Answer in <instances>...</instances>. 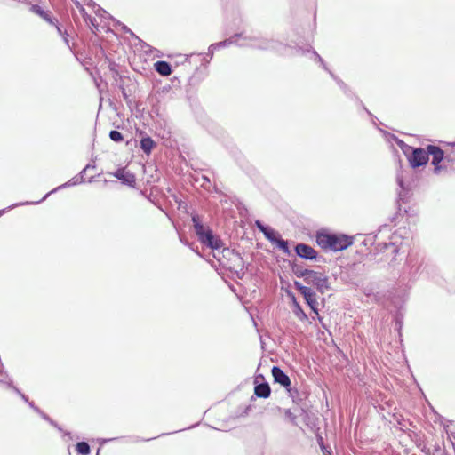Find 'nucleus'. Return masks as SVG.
Instances as JSON below:
<instances>
[{
	"label": "nucleus",
	"instance_id": "21",
	"mask_svg": "<svg viewBox=\"0 0 455 455\" xmlns=\"http://www.w3.org/2000/svg\"><path fill=\"white\" fill-rule=\"evenodd\" d=\"M155 145L156 143L154 142V140L148 136L142 138L140 140V148L147 155L150 154Z\"/></svg>",
	"mask_w": 455,
	"mask_h": 455
},
{
	"label": "nucleus",
	"instance_id": "12",
	"mask_svg": "<svg viewBox=\"0 0 455 455\" xmlns=\"http://www.w3.org/2000/svg\"><path fill=\"white\" fill-rule=\"evenodd\" d=\"M112 175L117 180H121V182L124 185H128L130 187H135L136 179L134 174L126 171L124 168H118Z\"/></svg>",
	"mask_w": 455,
	"mask_h": 455
},
{
	"label": "nucleus",
	"instance_id": "48",
	"mask_svg": "<svg viewBox=\"0 0 455 455\" xmlns=\"http://www.w3.org/2000/svg\"><path fill=\"white\" fill-rule=\"evenodd\" d=\"M89 165V169H92V168H94L95 166H92L91 164H88Z\"/></svg>",
	"mask_w": 455,
	"mask_h": 455
},
{
	"label": "nucleus",
	"instance_id": "46",
	"mask_svg": "<svg viewBox=\"0 0 455 455\" xmlns=\"http://www.w3.org/2000/svg\"><path fill=\"white\" fill-rule=\"evenodd\" d=\"M440 455H449V454H448V453L446 452V451L444 450V451H442V453H441Z\"/></svg>",
	"mask_w": 455,
	"mask_h": 455
},
{
	"label": "nucleus",
	"instance_id": "44",
	"mask_svg": "<svg viewBox=\"0 0 455 455\" xmlns=\"http://www.w3.org/2000/svg\"><path fill=\"white\" fill-rule=\"evenodd\" d=\"M33 410H34L37 414L42 413V411H41L37 406H36Z\"/></svg>",
	"mask_w": 455,
	"mask_h": 455
},
{
	"label": "nucleus",
	"instance_id": "15",
	"mask_svg": "<svg viewBox=\"0 0 455 455\" xmlns=\"http://www.w3.org/2000/svg\"><path fill=\"white\" fill-rule=\"evenodd\" d=\"M272 375L275 382L279 383L281 386L284 387H288L291 386V379L288 375L278 366H274L272 368Z\"/></svg>",
	"mask_w": 455,
	"mask_h": 455
},
{
	"label": "nucleus",
	"instance_id": "39",
	"mask_svg": "<svg viewBox=\"0 0 455 455\" xmlns=\"http://www.w3.org/2000/svg\"><path fill=\"white\" fill-rule=\"evenodd\" d=\"M119 25H120V26H122V28H123L124 31H126V32H129V33L132 34V31H131V30H130L126 26H124V25H123V24H121V23H119Z\"/></svg>",
	"mask_w": 455,
	"mask_h": 455
},
{
	"label": "nucleus",
	"instance_id": "5",
	"mask_svg": "<svg viewBox=\"0 0 455 455\" xmlns=\"http://www.w3.org/2000/svg\"><path fill=\"white\" fill-rule=\"evenodd\" d=\"M427 150L428 156H432L431 164L434 165V172L435 174H439L443 170L447 169L446 163L455 161V152L454 155L451 156L450 154H445L440 147L435 145H427Z\"/></svg>",
	"mask_w": 455,
	"mask_h": 455
},
{
	"label": "nucleus",
	"instance_id": "3",
	"mask_svg": "<svg viewBox=\"0 0 455 455\" xmlns=\"http://www.w3.org/2000/svg\"><path fill=\"white\" fill-rule=\"evenodd\" d=\"M239 47H250L262 51H280L283 44L273 38H265L254 36H246L243 33L242 42Z\"/></svg>",
	"mask_w": 455,
	"mask_h": 455
},
{
	"label": "nucleus",
	"instance_id": "42",
	"mask_svg": "<svg viewBox=\"0 0 455 455\" xmlns=\"http://www.w3.org/2000/svg\"><path fill=\"white\" fill-rule=\"evenodd\" d=\"M28 404L32 409H34L36 406L33 402H30V401L28 403Z\"/></svg>",
	"mask_w": 455,
	"mask_h": 455
},
{
	"label": "nucleus",
	"instance_id": "6",
	"mask_svg": "<svg viewBox=\"0 0 455 455\" xmlns=\"http://www.w3.org/2000/svg\"><path fill=\"white\" fill-rule=\"evenodd\" d=\"M88 6L92 7V11L95 13V17L91 16L88 14L84 7H81L80 13L82 14L84 21L89 25L91 30L93 33H96L99 31V28L102 27L100 22L98 21L99 19H107L111 18L108 13L103 10L100 6L97 5L95 3H93L92 0L89 1Z\"/></svg>",
	"mask_w": 455,
	"mask_h": 455
},
{
	"label": "nucleus",
	"instance_id": "23",
	"mask_svg": "<svg viewBox=\"0 0 455 455\" xmlns=\"http://www.w3.org/2000/svg\"><path fill=\"white\" fill-rule=\"evenodd\" d=\"M223 253H224V256L227 254V255H230L232 254V256L234 257V267H236V268H241L243 269V259L241 258L240 254L238 253H235L233 252L232 251H230L229 249H227L225 248L223 250Z\"/></svg>",
	"mask_w": 455,
	"mask_h": 455
},
{
	"label": "nucleus",
	"instance_id": "18",
	"mask_svg": "<svg viewBox=\"0 0 455 455\" xmlns=\"http://www.w3.org/2000/svg\"><path fill=\"white\" fill-rule=\"evenodd\" d=\"M271 389L268 383L264 382L257 384L254 387V394L260 398H267L270 395Z\"/></svg>",
	"mask_w": 455,
	"mask_h": 455
},
{
	"label": "nucleus",
	"instance_id": "45",
	"mask_svg": "<svg viewBox=\"0 0 455 455\" xmlns=\"http://www.w3.org/2000/svg\"><path fill=\"white\" fill-rule=\"evenodd\" d=\"M214 50H215V49H212V51H210V50H209V53H208V55H209L211 58H212V55H213Z\"/></svg>",
	"mask_w": 455,
	"mask_h": 455
},
{
	"label": "nucleus",
	"instance_id": "19",
	"mask_svg": "<svg viewBox=\"0 0 455 455\" xmlns=\"http://www.w3.org/2000/svg\"><path fill=\"white\" fill-rule=\"evenodd\" d=\"M0 382L12 389L16 394H18L21 397V399L24 402H26L27 403L29 402L28 397L23 393H21L20 390L16 386L13 385V382L9 375L5 374V379H0Z\"/></svg>",
	"mask_w": 455,
	"mask_h": 455
},
{
	"label": "nucleus",
	"instance_id": "27",
	"mask_svg": "<svg viewBox=\"0 0 455 455\" xmlns=\"http://www.w3.org/2000/svg\"><path fill=\"white\" fill-rule=\"evenodd\" d=\"M109 138L115 142H121L124 140L122 133L116 130L110 131Z\"/></svg>",
	"mask_w": 455,
	"mask_h": 455
},
{
	"label": "nucleus",
	"instance_id": "22",
	"mask_svg": "<svg viewBox=\"0 0 455 455\" xmlns=\"http://www.w3.org/2000/svg\"><path fill=\"white\" fill-rule=\"evenodd\" d=\"M384 252L392 255L391 261L395 259L396 254L398 253L399 247L395 242H390L388 243H385L383 244Z\"/></svg>",
	"mask_w": 455,
	"mask_h": 455
},
{
	"label": "nucleus",
	"instance_id": "24",
	"mask_svg": "<svg viewBox=\"0 0 455 455\" xmlns=\"http://www.w3.org/2000/svg\"><path fill=\"white\" fill-rule=\"evenodd\" d=\"M273 243L275 244L283 253H285L287 255L291 254L288 242L282 239L279 235L277 236L275 241H274Z\"/></svg>",
	"mask_w": 455,
	"mask_h": 455
},
{
	"label": "nucleus",
	"instance_id": "20",
	"mask_svg": "<svg viewBox=\"0 0 455 455\" xmlns=\"http://www.w3.org/2000/svg\"><path fill=\"white\" fill-rule=\"evenodd\" d=\"M292 305H293V314L295 315V316L304 322V321H307L308 319L307 314L303 311V309L301 308L300 305L297 302L295 297L292 298Z\"/></svg>",
	"mask_w": 455,
	"mask_h": 455
},
{
	"label": "nucleus",
	"instance_id": "8",
	"mask_svg": "<svg viewBox=\"0 0 455 455\" xmlns=\"http://www.w3.org/2000/svg\"><path fill=\"white\" fill-rule=\"evenodd\" d=\"M408 267L411 277L416 278L425 271L428 273L431 266L425 257L419 255H410L408 259Z\"/></svg>",
	"mask_w": 455,
	"mask_h": 455
},
{
	"label": "nucleus",
	"instance_id": "10",
	"mask_svg": "<svg viewBox=\"0 0 455 455\" xmlns=\"http://www.w3.org/2000/svg\"><path fill=\"white\" fill-rule=\"evenodd\" d=\"M294 286L301 293L312 311L318 315V302L316 299V293L311 288L303 285L298 281H295Z\"/></svg>",
	"mask_w": 455,
	"mask_h": 455
},
{
	"label": "nucleus",
	"instance_id": "2",
	"mask_svg": "<svg viewBox=\"0 0 455 455\" xmlns=\"http://www.w3.org/2000/svg\"><path fill=\"white\" fill-rule=\"evenodd\" d=\"M192 222L196 235L201 243L212 250H219L222 248L223 243L220 238L215 235L209 228H205L201 223L198 215L192 216Z\"/></svg>",
	"mask_w": 455,
	"mask_h": 455
},
{
	"label": "nucleus",
	"instance_id": "4",
	"mask_svg": "<svg viewBox=\"0 0 455 455\" xmlns=\"http://www.w3.org/2000/svg\"><path fill=\"white\" fill-rule=\"evenodd\" d=\"M399 145L405 154L407 160L410 164V166L413 169L424 166L428 162V154L427 148H412L409 145H406L402 140L399 141Z\"/></svg>",
	"mask_w": 455,
	"mask_h": 455
},
{
	"label": "nucleus",
	"instance_id": "31",
	"mask_svg": "<svg viewBox=\"0 0 455 455\" xmlns=\"http://www.w3.org/2000/svg\"><path fill=\"white\" fill-rule=\"evenodd\" d=\"M311 270L309 269H304V270H297L295 272V275L298 276V277H303L305 279V275H302L304 274H306L307 272H310Z\"/></svg>",
	"mask_w": 455,
	"mask_h": 455
},
{
	"label": "nucleus",
	"instance_id": "41",
	"mask_svg": "<svg viewBox=\"0 0 455 455\" xmlns=\"http://www.w3.org/2000/svg\"><path fill=\"white\" fill-rule=\"evenodd\" d=\"M317 319L320 322V323L322 324V326L325 328V325L323 322V318L319 315V314L317 315Z\"/></svg>",
	"mask_w": 455,
	"mask_h": 455
},
{
	"label": "nucleus",
	"instance_id": "30",
	"mask_svg": "<svg viewBox=\"0 0 455 455\" xmlns=\"http://www.w3.org/2000/svg\"><path fill=\"white\" fill-rule=\"evenodd\" d=\"M32 9H33V11H34L35 12H36V13H38L39 15H41V16H43V17L46 18V17H45V16H46L45 12H44V11H43L39 6H38V5H33V6H32Z\"/></svg>",
	"mask_w": 455,
	"mask_h": 455
},
{
	"label": "nucleus",
	"instance_id": "37",
	"mask_svg": "<svg viewBox=\"0 0 455 455\" xmlns=\"http://www.w3.org/2000/svg\"><path fill=\"white\" fill-rule=\"evenodd\" d=\"M38 415H40L44 420H50V417L45 414L43 411H42V413H39Z\"/></svg>",
	"mask_w": 455,
	"mask_h": 455
},
{
	"label": "nucleus",
	"instance_id": "13",
	"mask_svg": "<svg viewBox=\"0 0 455 455\" xmlns=\"http://www.w3.org/2000/svg\"><path fill=\"white\" fill-rule=\"evenodd\" d=\"M84 181V178L82 176H75L73 177L71 180H69L68 181H67L66 183L55 188L54 189L51 190L50 192H48L41 200L37 201V202H35L34 204H39L41 202H43L44 200H45L50 195L57 192L58 190L60 189H62V188H68V187H72V186H76V185H78V184H81L82 182ZM33 203H29V202H26V203H23L22 204H32Z\"/></svg>",
	"mask_w": 455,
	"mask_h": 455
},
{
	"label": "nucleus",
	"instance_id": "11",
	"mask_svg": "<svg viewBox=\"0 0 455 455\" xmlns=\"http://www.w3.org/2000/svg\"><path fill=\"white\" fill-rule=\"evenodd\" d=\"M312 54L315 58V61H316L317 63H319L321 65V67L326 70L330 76L336 81L337 84L339 86V88L341 90H343V92L345 93L347 92L348 91V87L347 85L342 81L340 80L339 77H337L329 68L328 67L326 66V63L324 62V60H323V58L317 53L316 51H315L314 49H312Z\"/></svg>",
	"mask_w": 455,
	"mask_h": 455
},
{
	"label": "nucleus",
	"instance_id": "29",
	"mask_svg": "<svg viewBox=\"0 0 455 455\" xmlns=\"http://www.w3.org/2000/svg\"><path fill=\"white\" fill-rule=\"evenodd\" d=\"M443 451H444V449L442 448L441 444L438 443H435L434 445V450L432 451V453H435V455H440Z\"/></svg>",
	"mask_w": 455,
	"mask_h": 455
},
{
	"label": "nucleus",
	"instance_id": "43",
	"mask_svg": "<svg viewBox=\"0 0 455 455\" xmlns=\"http://www.w3.org/2000/svg\"><path fill=\"white\" fill-rule=\"evenodd\" d=\"M33 410H34L37 414L42 413V411H41L37 406H36Z\"/></svg>",
	"mask_w": 455,
	"mask_h": 455
},
{
	"label": "nucleus",
	"instance_id": "9",
	"mask_svg": "<svg viewBox=\"0 0 455 455\" xmlns=\"http://www.w3.org/2000/svg\"><path fill=\"white\" fill-rule=\"evenodd\" d=\"M410 171L403 169L401 166L397 171L396 181L400 188L398 198L400 201H406L411 188V180L409 178Z\"/></svg>",
	"mask_w": 455,
	"mask_h": 455
},
{
	"label": "nucleus",
	"instance_id": "7",
	"mask_svg": "<svg viewBox=\"0 0 455 455\" xmlns=\"http://www.w3.org/2000/svg\"><path fill=\"white\" fill-rule=\"evenodd\" d=\"M303 275H305V282L315 286L322 294H324L331 288L328 277L323 273L312 270Z\"/></svg>",
	"mask_w": 455,
	"mask_h": 455
},
{
	"label": "nucleus",
	"instance_id": "40",
	"mask_svg": "<svg viewBox=\"0 0 455 455\" xmlns=\"http://www.w3.org/2000/svg\"><path fill=\"white\" fill-rule=\"evenodd\" d=\"M122 94H123V97L127 100L128 99V95L124 90V88L122 87Z\"/></svg>",
	"mask_w": 455,
	"mask_h": 455
},
{
	"label": "nucleus",
	"instance_id": "50",
	"mask_svg": "<svg viewBox=\"0 0 455 455\" xmlns=\"http://www.w3.org/2000/svg\"><path fill=\"white\" fill-rule=\"evenodd\" d=\"M2 212H2V211H0V216L2 215Z\"/></svg>",
	"mask_w": 455,
	"mask_h": 455
},
{
	"label": "nucleus",
	"instance_id": "16",
	"mask_svg": "<svg viewBox=\"0 0 455 455\" xmlns=\"http://www.w3.org/2000/svg\"><path fill=\"white\" fill-rule=\"evenodd\" d=\"M242 36L243 33L235 34L234 36H230L228 39H225L224 41L211 44L209 50L212 51V49L226 47L231 44H235L238 46V44H241L242 42Z\"/></svg>",
	"mask_w": 455,
	"mask_h": 455
},
{
	"label": "nucleus",
	"instance_id": "17",
	"mask_svg": "<svg viewBox=\"0 0 455 455\" xmlns=\"http://www.w3.org/2000/svg\"><path fill=\"white\" fill-rule=\"evenodd\" d=\"M156 71L161 76H167L172 72V66L167 61L158 60L155 64Z\"/></svg>",
	"mask_w": 455,
	"mask_h": 455
},
{
	"label": "nucleus",
	"instance_id": "33",
	"mask_svg": "<svg viewBox=\"0 0 455 455\" xmlns=\"http://www.w3.org/2000/svg\"><path fill=\"white\" fill-rule=\"evenodd\" d=\"M203 180H204V182L202 183V186L205 188H208L207 185L211 184L210 179L206 176H203Z\"/></svg>",
	"mask_w": 455,
	"mask_h": 455
},
{
	"label": "nucleus",
	"instance_id": "28",
	"mask_svg": "<svg viewBox=\"0 0 455 455\" xmlns=\"http://www.w3.org/2000/svg\"><path fill=\"white\" fill-rule=\"evenodd\" d=\"M284 414H285L286 419H288L291 422H292L293 424H295V421H296L297 417H296V415H295V414H293V413L291 411V410H286Z\"/></svg>",
	"mask_w": 455,
	"mask_h": 455
},
{
	"label": "nucleus",
	"instance_id": "34",
	"mask_svg": "<svg viewBox=\"0 0 455 455\" xmlns=\"http://www.w3.org/2000/svg\"><path fill=\"white\" fill-rule=\"evenodd\" d=\"M421 451L426 455H435V453H432V451L430 450V448H427V447H424Z\"/></svg>",
	"mask_w": 455,
	"mask_h": 455
},
{
	"label": "nucleus",
	"instance_id": "14",
	"mask_svg": "<svg viewBox=\"0 0 455 455\" xmlns=\"http://www.w3.org/2000/svg\"><path fill=\"white\" fill-rule=\"evenodd\" d=\"M298 256L306 259H314L316 258V251L313 247L306 243H299L295 247Z\"/></svg>",
	"mask_w": 455,
	"mask_h": 455
},
{
	"label": "nucleus",
	"instance_id": "47",
	"mask_svg": "<svg viewBox=\"0 0 455 455\" xmlns=\"http://www.w3.org/2000/svg\"><path fill=\"white\" fill-rule=\"evenodd\" d=\"M364 109H365V111L367 112V114H369V115H371V112H370L366 108H364Z\"/></svg>",
	"mask_w": 455,
	"mask_h": 455
},
{
	"label": "nucleus",
	"instance_id": "26",
	"mask_svg": "<svg viewBox=\"0 0 455 455\" xmlns=\"http://www.w3.org/2000/svg\"><path fill=\"white\" fill-rule=\"evenodd\" d=\"M265 237L272 243L277 238L278 235L269 227L267 226L266 229L262 232Z\"/></svg>",
	"mask_w": 455,
	"mask_h": 455
},
{
	"label": "nucleus",
	"instance_id": "25",
	"mask_svg": "<svg viewBox=\"0 0 455 455\" xmlns=\"http://www.w3.org/2000/svg\"><path fill=\"white\" fill-rule=\"evenodd\" d=\"M76 448L81 455H88L91 451L90 445L86 442L77 443Z\"/></svg>",
	"mask_w": 455,
	"mask_h": 455
},
{
	"label": "nucleus",
	"instance_id": "36",
	"mask_svg": "<svg viewBox=\"0 0 455 455\" xmlns=\"http://www.w3.org/2000/svg\"><path fill=\"white\" fill-rule=\"evenodd\" d=\"M321 448H322V451H323V454L331 455V450L328 451L327 448L323 443L321 444Z\"/></svg>",
	"mask_w": 455,
	"mask_h": 455
},
{
	"label": "nucleus",
	"instance_id": "35",
	"mask_svg": "<svg viewBox=\"0 0 455 455\" xmlns=\"http://www.w3.org/2000/svg\"><path fill=\"white\" fill-rule=\"evenodd\" d=\"M52 426L57 427L60 431H62L61 427H60L55 421H53L51 418L50 420H47Z\"/></svg>",
	"mask_w": 455,
	"mask_h": 455
},
{
	"label": "nucleus",
	"instance_id": "32",
	"mask_svg": "<svg viewBox=\"0 0 455 455\" xmlns=\"http://www.w3.org/2000/svg\"><path fill=\"white\" fill-rule=\"evenodd\" d=\"M255 224H256V227H257V228L259 229V231H261V232H263V231L266 229V228H267V226H265V225H264L261 221H259V220H256Z\"/></svg>",
	"mask_w": 455,
	"mask_h": 455
},
{
	"label": "nucleus",
	"instance_id": "38",
	"mask_svg": "<svg viewBox=\"0 0 455 455\" xmlns=\"http://www.w3.org/2000/svg\"><path fill=\"white\" fill-rule=\"evenodd\" d=\"M89 169V165H86L82 171L81 172L79 173L78 176H82L84 178V174L85 173V172Z\"/></svg>",
	"mask_w": 455,
	"mask_h": 455
},
{
	"label": "nucleus",
	"instance_id": "1",
	"mask_svg": "<svg viewBox=\"0 0 455 455\" xmlns=\"http://www.w3.org/2000/svg\"><path fill=\"white\" fill-rule=\"evenodd\" d=\"M316 243L323 250L331 251H340L347 249L353 243L351 236L331 233L325 230L318 231L316 233Z\"/></svg>",
	"mask_w": 455,
	"mask_h": 455
},
{
	"label": "nucleus",
	"instance_id": "49",
	"mask_svg": "<svg viewBox=\"0 0 455 455\" xmlns=\"http://www.w3.org/2000/svg\"><path fill=\"white\" fill-rule=\"evenodd\" d=\"M65 435H70V433L69 432H66Z\"/></svg>",
	"mask_w": 455,
	"mask_h": 455
}]
</instances>
